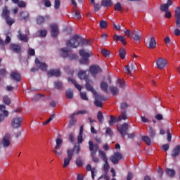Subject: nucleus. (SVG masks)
<instances>
[{"label": "nucleus", "mask_w": 180, "mask_h": 180, "mask_svg": "<svg viewBox=\"0 0 180 180\" xmlns=\"http://www.w3.org/2000/svg\"><path fill=\"white\" fill-rule=\"evenodd\" d=\"M17 5L18 8H26V3L23 1H19Z\"/></svg>", "instance_id": "obj_63"}, {"label": "nucleus", "mask_w": 180, "mask_h": 180, "mask_svg": "<svg viewBox=\"0 0 180 180\" xmlns=\"http://www.w3.org/2000/svg\"><path fill=\"white\" fill-rule=\"evenodd\" d=\"M18 37L22 41L27 42V35H23L22 31H18Z\"/></svg>", "instance_id": "obj_42"}, {"label": "nucleus", "mask_w": 180, "mask_h": 180, "mask_svg": "<svg viewBox=\"0 0 180 180\" xmlns=\"http://www.w3.org/2000/svg\"><path fill=\"white\" fill-rule=\"evenodd\" d=\"M80 97L82 101H88V96H86V92H80Z\"/></svg>", "instance_id": "obj_58"}, {"label": "nucleus", "mask_w": 180, "mask_h": 180, "mask_svg": "<svg viewBox=\"0 0 180 180\" xmlns=\"http://www.w3.org/2000/svg\"><path fill=\"white\" fill-rule=\"evenodd\" d=\"M122 115L118 116L116 119V122H120L122 119V120H126L127 119V115H126V110H121Z\"/></svg>", "instance_id": "obj_32"}, {"label": "nucleus", "mask_w": 180, "mask_h": 180, "mask_svg": "<svg viewBox=\"0 0 180 180\" xmlns=\"http://www.w3.org/2000/svg\"><path fill=\"white\" fill-rule=\"evenodd\" d=\"M157 47V41L154 37H151L149 41L148 49H155Z\"/></svg>", "instance_id": "obj_24"}, {"label": "nucleus", "mask_w": 180, "mask_h": 180, "mask_svg": "<svg viewBox=\"0 0 180 180\" xmlns=\"http://www.w3.org/2000/svg\"><path fill=\"white\" fill-rule=\"evenodd\" d=\"M142 68L141 65L140 63H131V65H127L124 66V68Z\"/></svg>", "instance_id": "obj_37"}, {"label": "nucleus", "mask_w": 180, "mask_h": 180, "mask_svg": "<svg viewBox=\"0 0 180 180\" xmlns=\"http://www.w3.org/2000/svg\"><path fill=\"white\" fill-rule=\"evenodd\" d=\"M141 140L142 141H144V143H146L147 146H151V139H150V137L147 136H143L141 137Z\"/></svg>", "instance_id": "obj_44"}, {"label": "nucleus", "mask_w": 180, "mask_h": 180, "mask_svg": "<svg viewBox=\"0 0 180 180\" xmlns=\"http://www.w3.org/2000/svg\"><path fill=\"white\" fill-rule=\"evenodd\" d=\"M79 44L81 47H84V46H89V41L85 40L84 38H81L79 35H75L70 40H68L66 42L67 47H71L72 49H77Z\"/></svg>", "instance_id": "obj_1"}, {"label": "nucleus", "mask_w": 180, "mask_h": 180, "mask_svg": "<svg viewBox=\"0 0 180 180\" xmlns=\"http://www.w3.org/2000/svg\"><path fill=\"white\" fill-rule=\"evenodd\" d=\"M1 143L4 147H9L11 146V134L9 133L6 134L3 137Z\"/></svg>", "instance_id": "obj_12"}, {"label": "nucleus", "mask_w": 180, "mask_h": 180, "mask_svg": "<svg viewBox=\"0 0 180 180\" xmlns=\"http://www.w3.org/2000/svg\"><path fill=\"white\" fill-rule=\"evenodd\" d=\"M113 40L114 41H121V43H122L124 46H126V44H127V42L126 41V37L124 36L115 34L113 36Z\"/></svg>", "instance_id": "obj_17"}, {"label": "nucleus", "mask_w": 180, "mask_h": 180, "mask_svg": "<svg viewBox=\"0 0 180 180\" xmlns=\"http://www.w3.org/2000/svg\"><path fill=\"white\" fill-rule=\"evenodd\" d=\"M10 15L11 11H9V9H8L6 6H5L2 10L1 18L3 19H5L6 22L8 26H12V25L15 23V19L11 18Z\"/></svg>", "instance_id": "obj_4"}, {"label": "nucleus", "mask_w": 180, "mask_h": 180, "mask_svg": "<svg viewBox=\"0 0 180 180\" xmlns=\"http://www.w3.org/2000/svg\"><path fill=\"white\" fill-rule=\"evenodd\" d=\"M22 117H17L11 120V125L13 129H19L22 126Z\"/></svg>", "instance_id": "obj_8"}, {"label": "nucleus", "mask_w": 180, "mask_h": 180, "mask_svg": "<svg viewBox=\"0 0 180 180\" xmlns=\"http://www.w3.org/2000/svg\"><path fill=\"white\" fill-rule=\"evenodd\" d=\"M110 92H111L112 95L116 96V95H119V89L115 86H112L110 87Z\"/></svg>", "instance_id": "obj_36"}, {"label": "nucleus", "mask_w": 180, "mask_h": 180, "mask_svg": "<svg viewBox=\"0 0 180 180\" xmlns=\"http://www.w3.org/2000/svg\"><path fill=\"white\" fill-rule=\"evenodd\" d=\"M158 68H165L167 67V59H164L162 58H160L156 61Z\"/></svg>", "instance_id": "obj_16"}, {"label": "nucleus", "mask_w": 180, "mask_h": 180, "mask_svg": "<svg viewBox=\"0 0 180 180\" xmlns=\"http://www.w3.org/2000/svg\"><path fill=\"white\" fill-rule=\"evenodd\" d=\"M117 129L122 139H124V136H127V131H129V124L127 123H123L122 124L117 126Z\"/></svg>", "instance_id": "obj_6"}, {"label": "nucleus", "mask_w": 180, "mask_h": 180, "mask_svg": "<svg viewBox=\"0 0 180 180\" xmlns=\"http://www.w3.org/2000/svg\"><path fill=\"white\" fill-rule=\"evenodd\" d=\"M97 119L99 122V123H103V114L101 111H98L97 113Z\"/></svg>", "instance_id": "obj_46"}, {"label": "nucleus", "mask_w": 180, "mask_h": 180, "mask_svg": "<svg viewBox=\"0 0 180 180\" xmlns=\"http://www.w3.org/2000/svg\"><path fill=\"white\" fill-rule=\"evenodd\" d=\"M49 16L48 15H46L45 17L44 16H42V15H38L37 17V25H43V23H44V22H46V19H49Z\"/></svg>", "instance_id": "obj_20"}, {"label": "nucleus", "mask_w": 180, "mask_h": 180, "mask_svg": "<svg viewBox=\"0 0 180 180\" xmlns=\"http://www.w3.org/2000/svg\"><path fill=\"white\" fill-rule=\"evenodd\" d=\"M53 153H54L56 155H63V150L61 148L56 149V146H55V148L53 150Z\"/></svg>", "instance_id": "obj_49"}, {"label": "nucleus", "mask_w": 180, "mask_h": 180, "mask_svg": "<svg viewBox=\"0 0 180 180\" xmlns=\"http://www.w3.org/2000/svg\"><path fill=\"white\" fill-rule=\"evenodd\" d=\"M20 20H25V22L29 20V13L26 11H22L20 13Z\"/></svg>", "instance_id": "obj_21"}, {"label": "nucleus", "mask_w": 180, "mask_h": 180, "mask_svg": "<svg viewBox=\"0 0 180 180\" xmlns=\"http://www.w3.org/2000/svg\"><path fill=\"white\" fill-rule=\"evenodd\" d=\"M75 134H74L73 132H71L69 134V140H70V141H71V143H72V144H74V143H75Z\"/></svg>", "instance_id": "obj_61"}, {"label": "nucleus", "mask_w": 180, "mask_h": 180, "mask_svg": "<svg viewBox=\"0 0 180 180\" xmlns=\"http://www.w3.org/2000/svg\"><path fill=\"white\" fill-rule=\"evenodd\" d=\"M174 4V2L172 0H167L166 4H162L160 5V9L161 12H167V11H169V6H172Z\"/></svg>", "instance_id": "obj_10"}, {"label": "nucleus", "mask_w": 180, "mask_h": 180, "mask_svg": "<svg viewBox=\"0 0 180 180\" xmlns=\"http://www.w3.org/2000/svg\"><path fill=\"white\" fill-rule=\"evenodd\" d=\"M119 56L121 60H124L126 58V49L124 48H120L119 51Z\"/></svg>", "instance_id": "obj_35"}, {"label": "nucleus", "mask_w": 180, "mask_h": 180, "mask_svg": "<svg viewBox=\"0 0 180 180\" xmlns=\"http://www.w3.org/2000/svg\"><path fill=\"white\" fill-rule=\"evenodd\" d=\"M51 27V35L52 37L56 38L58 36L60 32L58 31V25L56 23L50 25Z\"/></svg>", "instance_id": "obj_9"}, {"label": "nucleus", "mask_w": 180, "mask_h": 180, "mask_svg": "<svg viewBox=\"0 0 180 180\" xmlns=\"http://www.w3.org/2000/svg\"><path fill=\"white\" fill-rule=\"evenodd\" d=\"M68 81H69L70 82H72V84H73V85H75V88L77 89H78V91H81L82 90V86L79 84H78L77 83V81H75V79H71V78H68Z\"/></svg>", "instance_id": "obj_27"}, {"label": "nucleus", "mask_w": 180, "mask_h": 180, "mask_svg": "<svg viewBox=\"0 0 180 180\" xmlns=\"http://www.w3.org/2000/svg\"><path fill=\"white\" fill-rule=\"evenodd\" d=\"M79 54L82 58L79 59L80 64H82L83 65H88L89 64V57H91L92 52H86L84 49H81L79 51Z\"/></svg>", "instance_id": "obj_3"}, {"label": "nucleus", "mask_w": 180, "mask_h": 180, "mask_svg": "<svg viewBox=\"0 0 180 180\" xmlns=\"http://www.w3.org/2000/svg\"><path fill=\"white\" fill-rule=\"evenodd\" d=\"M94 105L97 108H102V106H103V103H102V101H100L99 100H96L95 98Z\"/></svg>", "instance_id": "obj_56"}, {"label": "nucleus", "mask_w": 180, "mask_h": 180, "mask_svg": "<svg viewBox=\"0 0 180 180\" xmlns=\"http://www.w3.org/2000/svg\"><path fill=\"white\" fill-rule=\"evenodd\" d=\"M157 173L160 178H162V176L164 175V170H162V168H161V167H159L158 168Z\"/></svg>", "instance_id": "obj_57"}, {"label": "nucleus", "mask_w": 180, "mask_h": 180, "mask_svg": "<svg viewBox=\"0 0 180 180\" xmlns=\"http://www.w3.org/2000/svg\"><path fill=\"white\" fill-rule=\"evenodd\" d=\"M98 154H99L100 158H101V160H103V161H104V162L108 161V156H106V153H105L102 150H99Z\"/></svg>", "instance_id": "obj_33"}, {"label": "nucleus", "mask_w": 180, "mask_h": 180, "mask_svg": "<svg viewBox=\"0 0 180 180\" xmlns=\"http://www.w3.org/2000/svg\"><path fill=\"white\" fill-rule=\"evenodd\" d=\"M68 58L70 60H78V55L75 53L69 54Z\"/></svg>", "instance_id": "obj_62"}, {"label": "nucleus", "mask_w": 180, "mask_h": 180, "mask_svg": "<svg viewBox=\"0 0 180 180\" xmlns=\"http://www.w3.org/2000/svg\"><path fill=\"white\" fill-rule=\"evenodd\" d=\"M115 11H117L118 12H120L123 11V8H122V4H120V2H117L115 6H114Z\"/></svg>", "instance_id": "obj_51"}, {"label": "nucleus", "mask_w": 180, "mask_h": 180, "mask_svg": "<svg viewBox=\"0 0 180 180\" xmlns=\"http://www.w3.org/2000/svg\"><path fill=\"white\" fill-rule=\"evenodd\" d=\"M116 120V117H115V116L111 115L110 116V120L108 122L110 126H114L115 125V121Z\"/></svg>", "instance_id": "obj_60"}, {"label": "nucleus", "mask_w": 180, "mask_h": 180, "mask_svg": "<svg viewBox=\"0 0 180 180\" xmlns=\"http://www.w3.org/2000/svg\"><path fill=\"white\" fill-rule=\"evenodd\" d=\"M56 145L55 147H56V149L61 148V146H63V139L58 137L56 139Z\"/></svg>", "instance_id": "obj_39"}, {"label": "nucleus", "mask_w": 180, "mask_h": 180, "mask_svg": "<svg viewBox=\"0 0 180 180\" xmlns=\"http://www.w3.org/2000/svg\"><path fill=\"white\" fill-rule=\"evenodd\" d=\"M70 49L68 48H63L60 49V54L63 58H67L70 56Z\"/></svg>", "instance_id": "obj_23"}, {"label": "nucleus", "mask_w": 180, "mask_h": 180, "mask_svg": "<svg viewBox=\"0 0 180 180\" xmlns=\"http://www.w3.org/2000/svg\"><path fill=\"white\" fill-rule=\"evenodd\" d=\"M73 151V153L75 152L77 155L79 154V151H81V146H79V144L75 145L72 148H71Z\"/></svg>", "instance_id": "obj_48"}, {"label": "nucleus", "mask_w": 180, "mask_h": 180, "mask_svg": "<svg viewBox=\"0 0 180 180\" xmlns=\"http://www.w3.org/2000/svg\"><path fill=\"white\" fill-rule=\"evenodd\" d=\"M180 154V145H177L172 150L170 154L173 158H176Z\"/></svg>", "instance_id": "obj_19"}, {"label": "nucleus", "mask_w": 180, "mask_h": 180, "mask_svg": "<svg viewBox=\"0 0 180 180\" xmlns=\"http://www.w3.org/2000/svg\"><path fill=\"white\" fill-rule=\"evenodd\" d=\"M86 169V171H91L92 179H95V168L92 169L91 165H87Z\"/></svg>", "instance_id": "obj_38"}, {"label": "nucleus", "mask_w": 180, "mask_h": 180, "mask_svg": "<svg viewBox=\"0 0 180 180\" xmlns=\"http://www.w3.org/2000/svg\"><path fill=\"white\" fill-rule=\"evenodd\" d=\"M53 86L56 88V89H58V91H61L63 89V82L57 80L53 82Z\"/></svg>", "instance_id": "obj_30"}, {"label": "nucleus", "mask_w": 180, "mask_h": 180, "mask_svg": "<svg viewBox=\"0 0 180 180\" xmlns=\"http://www.w3.org/2000/svg\"><path fill=\"white\" fill-rule=\"evenodd\" d=\"M113 5V2L112 0H102L101 6H104L105 8H109V6H112Z\"/></svg>", "instance_id": "obj_28"}, {"label": "nucleus", "mask_w": 180, "mask_h": 180, "mask_svg": "<svg viewBox=\"0 0 180 180\" xmlns=\"http://www.w3.org/2000/svg\"><path fill=\"white\" fill-rule=\"evenodd\" d=\"M89 71L93 77H95L98 72H102V69L101 68H90Z\"/></svg>", "instance_id": "obj_40"}, {"label": "nucleus", "mask_w": 180, "mask_h": 180, "mask_svg": "<svg viewBox=\"0 0 180 180\" xmlns=\"http://www.w3.org/2000/svg\"><path fill=\"white\" fill-rule=\"evenodd\" d=\"M68 157L63 160V168H67L70 165V162L72 160L74 155V150L71 148H68L67 150Z\"/></svg>", "instance_id": "obj_5"}, {"label": "nucleus", "mask_w": 180, "mask_h": 180, "mask_svg": "<svg viewBox=\"0 0 180 180\" xmlns=\"http://www.w3.org/2000/svg\"><path fill=\"white\" fill-rule=\"evenodd\" d=\"M99 25L101 29H106L108 27V22H106L105 20H101Z\"/></svg>", "instance_id": "obj_52"}, {"label": "nucleus", "mask_w": 180, "mask_h": 180, "mask_svg": "<svg viewBox=\"0 0 180 180\" xmlns=\"http://www.w3.org/2000/svg\"><path fill=\"white\" fill-rule=\"evenodd\" d=\"M35 64H37V67L39 68H47V65L45 63L40 62V60L39 58H35Z\"/></svg>", "instance_id": "obj_29"}, {"label": "nucleus", "mask_w": 180, "mask_h": 180, "mask_svg": "<svg viewBox=\"0 0 180 180\" xmlns=\"http://www.w3.org/2000/svg\"><path fill=\"white\" fill-rule=\"evenodd\" d=\"M165 172L167 174V176H169L170 178H174V176H175V174H176L174 169L169 168H167Z\"/></svg>", "instance_id": "obj_26"}, {"label": "nucleus", "mask_w": 180, "mask_h": 180, "mask_svg": "<svg viewBox=\"0 0 180 180\" xmlns=\"http://www.w3.org/2000/svg\"><path fill=\"white\" fill-rule=\"evenodd\" d=\"M110 168V166L109 165V162L107 161L105 162L103 165V171L104 173H108L109 172V169Z\"/></svg>", "instance_id": "obj_47"}, {"label": "nucleus", "mask_w": 180, "mask_h": 180, "mask_svg": "<svg viewBox=\"0 0 180 180\" xmlns=\"http://www.w3.org/2000/svg\"><path fill=\"white\" fill-rule=\"evenodd\" d=\"M11 77L13 79V81H16L17 82H20V81H22V77L20 76V74L16 71L11 72Z\"/></svg>", "instance_id": "obj_18"}, {"label": "nucleus", "mask_w": 180, "mask_h": 180, "mask_svg": "<svg viewBox=\"0 0 180 180\" xmlns=\"http://www.w3.org/2000/svg\"><path fill=\"white\" fill-rule=\"evenodd\" d=\"M78 77L80 79H85V81L88 79V76H86V73L85 72V71L79 72Z\"/></svg>", "instance_id": "obj_41"}, {"label": "nucleus", "mask_w": 180, "mask_h": 180, "mask_svg": "<svg viewBox=\"0 0 180 180\" xmlns=\"http://www.w3.org/2000/svg\"><path fill=\"white\" fill-rule=\"evenodd\" d=\"M132 39H134L135 41H140V40H141V34L139 33V31H132Z\"/></svg>", "instance_id": "obj_22"}, {"label": "nucleus", "mask_w": 180, "mask_h": 180, "mask_svg": "<svg viewBox=\"0 0 180 180\" xmlns=\"http://www.w3.org/2000/svg\"><path fill=\"white\" fill-rule=\"evenodd\" d=\"M148 133L149 134V137L150 139H155L156 136L155 129L153 127H149L148 130Z\"/></svg>", "instance_id": "obj_34"}, {"label": "nucleus", "mask_w": 180, "mask_h": 180, "mask_svg": "<svg viewBox=\"0 0 180 180\" xmlns=\"http://www.w3.org/2000/svg\"><path fill=\"white\" fill-rule=\"evenodd\" d=\"M164 41L166 46H169V44H171V38H169V37H165L164 38Z\"/></svg>", "instance_id": "obj_64"}, {"label": "nucleus", "mask_w": 180, "mask_h": 180, "mask_svg": "<svg viewBox=\"0 0 180 180\" xmlns=\"http://www.w3.org/2000/svg\"><path fill=\"white\" fill-rule=\"evenodd\" d=\"M67 99H72L74 98V90L69 89L65 92Z\"/></svg>", "instance_id": "obj_31"}, {"label": "nucleus", "mask_w": 180, "mask_h": 180, "mask_svg": "<svg viewBox=\"0 0 180 180\" xmlns=\"http://www.w3.org/2000/svg\"><path fill=\"white\" fill-rule=\"evenodd\" d=\"M60 5H61V1H60V0H55L54 8L56 11L57 9H60Z\"/></svg>", "instance_id": "obj_59"}, {"label": "nucleus", "mask_w": 180, "mask_h": 180, "mask_svg": "<svg viewBox=\"0 0 180 180\" xmlns=\"http://www.w3.org/2000/svg\"><path fill=\"white\" fill-rule=\"evenodd\" d=\"M174 18L176 19V27L180 29V6L175 9Z\"/></svg>", "instance_id": "obj_14"}, {"label": "nucleus", "mask_w": 180, "mask_h": 180, "mask_svg": "<svg viewBox=\"0 0 180 180\" xmlns=\"http://www.w3.org/2000/svg\"><path fill=\"white\" fill-rule=\"evenodd\" d=\"M134 71H136V70H134V68H125L124 70V72H125V74H129V75H132Z\"/></svg>", "instance_id": "obj_54"}, {"label": "nucleus", "mask_w": 180, "mask_h": 180, "mask_svg": "<svg viewBox=\"0 0 180 180\" xmlns=\"http://www.w3.org/2000/svg\"><path fill=\"white\" fill-rule=\"evenodd\" d=\"M101 54H103L104 57H109L110 56V51L107 49H103L101 51Z\"/></svg>", "instance_id": "obj_55"}, {"label": "nucleus", "mask_w": 180, "mask_h": 180, "mask_svg": "<svg viewBox=\"0 0 180 180\" xmlns=\"http://www.w3.org/2000/svg\"><path fill=\"white\" fill-rule=\"evenodd\" d=\"M61 75V71L58 69H51L47 72L48 77H58Z\"/></svg>", "instance_id": "obj_15"}, {"label": "nucleus", "mask_w": 180, "mask_h": 180, "mask_svg": "<svg viewBox=\"0 0 180 180\" xmlns=\"http://www.w3.org/2000/svg\"><path fill=\"white\" fill-rule=\"evenodd\" d=\"M3 101H4V103L5 105H7V106H9V105L12 103V101H11V98H9V96H4L3 97Z\"/></svg>", "instance_id": "obj_45"}, {"label": "nucleus", "mask_w": 180, "mask_h": 180, "mask_svg": "<svg viewBox=\"0 0 180 180\" xmlns=\"http://www.w3.org/2000/svg\"><path fill=\"white\" fill-rule=\"evenodd\" d=\"M122 158H123V155H122V153H120V152H116L114 153V155L110 156V160L112 162V164H114V165H117V164H119V162L120 161V160H122Z\"/></svg>", "instance_id": "obj_7"}, {"label": "nucleus", "mask_w": 180, "mask_h": 180, "mask_svg": "<svg viewBox=\"0 0 180 180\" xmlns=\"http://www.w3.org/2000/svg\"><path fill=\"white\" fill-rule=\"evenodd\" d=\"M54 117H56V115L52 114L51 115V117L44 122H43L44 126H47V124H49V123H50V122H51V120H53V119H54Z\"/></svg>", "instance_id": "obj_53"}, {"label": "nucleus", "mask_w": 180, "mask_h": 180, "mask_svg": "<svg viewBox=\"0 0 180 180\" xmlns=\"http://www.w3.org/2000/svg\"><path fill=\"white\" fill-rule=\"evenodd\" d=\"M117 84H118L119 87L122 88V89L124 88V86H126V82L123 79H117Z\"/></svg>", "instance_id": "obj_43"}, {"label": "nucleus", "mask_w": 180, "mask_h": 180, "mask_svg": "<svg viewBox=\"0 0 180 180\" xmlns=\"http://www.w3.org/2000/svg\"><path fill=\"white\" fill-rule=\"evenodd\" d=\"M85 88L87 91H90V92H92L94 95H96V91L94 89V86H92V81L91 79H86Z\"/></svg>", "instance_id": "obj_13"}, {"label": "nucleus", "mask_w": 180, "mask_h": 180, "mask_svg": "<svg viewBox=\"0 0 180 180\" xmlns=\"http://www.w3.org/2000/svg\"><path fill=\"white\" fill-rule=\"evenodd\" d=\"M100 88L101 91H103L105 94H108V88H109V85L106 82H102L100 84Z\"/></svg>", "instance_id": "obj_25"}, {"label": "nucleus", "mask_w": 180, "mask_h": 180, "mask_svg": "<svg viewBox=\"0 0 180 180\" xmlns=\"http://www.w3.org/2000/svg\"><path fill=\"white\" fill-rule=\"evenodd\" d=\"M89 146L93 162H99V158L95 157V155H96V153H98V150H99V145L98 143L94 144V141H89Z\"/></svg>", "instance_id": "obj_2"}, {"label": "nucleus", "mask_w": 180, "mask_h": 180, "mask_svg": "<svg viewBox=\"0 0 180 180\" xmlns=\"http://www.w3.org/2000/svg\"><path fill=\"white\" fill-rule=\"evenodd\" d=\"M10 50H11L13 53H15V54H20V53H22V46L16 44H11Z\"/></svg>", "instance_id": "obj_11"}, {"label": "nucleus", "mask_w": 180, "mask_h": 180, "mask_svg": "<svg viewBox=\"0 0 180 180\" xmlns=\"http://www.w3.org/2000/svg\"><path fill=\"white\" fill-rule=\"evenodd\" d=\"M95 99L97 101H100L101 102H103L105 101H107L108 98L106 97L102 96V95H96Z\"/></svg>", "instance_id": "obj_50"}]
</instances>
